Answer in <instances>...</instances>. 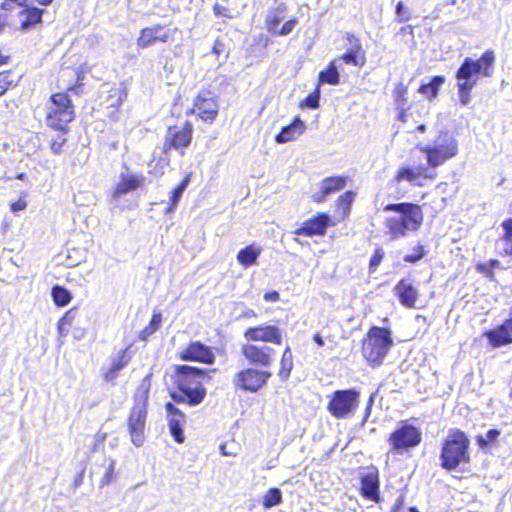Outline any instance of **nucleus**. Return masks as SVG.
<instances>
[{"label":"nucleus","instance_id":"f257e3e1","mask_svg":"<svg viewBox=\"0 0 512 512\" xmlns=\"http://www.w3.org/2000/svg\"><path fill=\"white\" fill-rule=\"evenodd\" d=\"M495 62L493 51H486L479 59L466 57L456 72L458 95L461 104L470 102V92L477 84L479 76L491 77Z\"/></svg>","mask_w":512,"mask_h":512},{"label":"nucleus","instance_id":"f03ea898","mask_svg":"<svg viewBox=\"0 0 512 512\" xmlns=\"http://www.w3.org/2000/svg\"><path fill=\"white\" fill-rule=\"evenodd\" d=\"M386 212H395L396 215L386 219V234L394 241L406 237L410 232L417 231L423 222V213L419 205L413 203L388 204L384 207Z\"/></svg>","mask_w":512,"mask_h":512},{"label":"nucleus","instance_id":"7ed1b4c3","mask_svg":"<svg viewBox=\"0 0 512 512\" xmlns=\"http://www.w3.org/2000/svg\"><path fill=\"white\" fill-rule=\"evenodd\" d=\"M205 377V371L188 365H179L176 367V383L178 391L172 393L175 402H187L190 405L200 404L205 396L206 389L203 387L202 380Z\"/></svg>","mask_w":512,"mask_h":512},{"label":"nucleus","instance_id":"20e7f679","mask_svg":"<svg viewBox=\"0 0 512 512\" xmlns=\"http://www.w3.org/2000/svg\"><path fill=\"white\" fill-rule=\"evenodd\" d=\"M151 376V373L145 376L137 388L134 396V406L128 420L131 440L137 447L142 446L145 441L144 430L147 416L148 395L151 388Z\"/></svg>","mask_w":512,"mask_h":512},{"label":"nucleus","instance_id":"39448f33","mask_svg":"<svg viewBox=\"0 0 512 512\" xmlns=\"http://www.w3.org/2000/svg\"><path fill=\"white\" fill-rule=\"evenodd\" d=\"M415 148L425 154L427 165L432 170L457 155L458 141L451 133L440 132L430 143L419 142Z\"/></svg>","mask_w":512,"mask_h":512},{"label":"nucleus","instance_id":"423d86ee","mask_svg":"<svg viewBox=\"0 0 512 512\" xmlns=\"http://www.w3.org/2000/svg\"><path fill=\"white\" fill-rule=\"evenodd\" d=\"M393 345L391 331L387 328L372 327L363 342V356L372 365H380Z\"/></svg>","mask_w":512,"mask_h":512},{"label":"nucleus","instance_id":"0eeeda50","mask_svg":"<svg viewBox=\"0 0 512 512\" xmlns=\"http://www.w3.org/2000/svg\"><path fill=\"white\" fill-rule=\"evenodd\" d=\"M47 125L56 130H64L74 118L72 101L65 93H56L47 103Z\"/></svg>","mask_w":512,"mask_h":512},{"label":"nucleus","instance_id":"6e6552de","mask_svg":"<svg viewBox=\"0 0 512 512\" xmlns=\"http://www.w3.org/2000/svg\"><path fill=\"white\" fill-rule=\"evenodd\" d=\"M359 396V392L354 389L337 390L333 393L327 409L336 418H346L358 407Z\"/></svg>","mask_w":512,"mask_h":512},{"label":"nucleus","instance_id":"1a4fd4ad","mask_svg":"<svg viewBox=\"0 0 512 512\" xmlns=\"http://www.w3.org/2000/svg\"><path fill=\"white\" fill-rule=\"evenodd\" d=\"M271 376L268 371L246 368L236 373L233 384L238 389L255 393L266 385Z\"/></svg>","mask_w":512,"mask_h":512},{"label":"nucleus","instance_id":"9d476101","mask_svg":"<svg viewBox=\"0 0 512 512\" xmlns=\"http://www.w3.org/2000/svg\"><path fill=\"white\" fill-rule=\"evenodd\" d=\"M193 126L186 121L182 128L169 127L165 136L163 149L167 152L170 149L180 150L186 148L192 140Z\"/></svg>","mask_w":512,"mask_h":512},{"label":"nucleus","instance_id":"9b49d317","mask_svg":"<svg viewBox=\"0 0 512 512\" xmlns=\"http://www.w3.org/2000/svg\"><path fill=\"white\" fill-rule=\"evenodd\" d=\"M392 448H410L419 445L421 434L415 426L402 422L390 436Z\"/></svg>","mask_w":512,"mask_h":512},{"label":"nucleus","instance_id":"f8f14e48","mask_svg":"<svg viewBox=\"0 0 512 512\" xmlns=\"http://www.w3.org/2000/svg\"><path fill=\"white\" fill-rule=\"evenodd\" d=\"M242 354L250 364L269 367L274 358L275 350L267 345L245 344L242 346Z\"/></svg>","mask_w":512,"mask_h":512},{"label":"nucleus","instance_id":"ddd939ff","mask_svg":"<svg viewBox=\"0 0 512 512\" xmlns=\"http://www.w3.org/2000/svg\"><path fill=\"white\" fill-rule=\"evenodd\" d=\"M244 337L247 341L252 342L262 341L277 345L282 343L281 330L275 325L250 327L244 332Z\"/></svg>","mask_w":512,"mask_h":512},{"label":"nucleus","instance_id":"4468645a","mask_svg":"<svg viewBox=\"0 0 512 512\" xmlns=\"http://www.w3.org/2000/svg\"><path fill=\"white\" fill-rule=\"evenodd\" d=\"M436 176L428 166L419 165L417 167L402 166L398 169L394 180L397 183L402 181L409 182L415 186H422L421 179H433Z\"/></svg>","mask_w":512,"mask_h":512},{"label":"nucleus","instance_id":"2eb2a0df","mask_svg":"<svg viewBox=\"0 0 512 512\" xmlns=\"http://www.w3.org/2000/svg\"><path fill=\"white\" fill-rule=\"evenodd\" d=\"M191 113H196L202 120L212 122L218 115V106L209 91H202L194 101Z\"/></svg>","mask_w":512,"mask_h":512},{"label":"nucleus","instance_id":"dca6fc26","mask_svg":"<svg viewBox=\"0 0 512 512\" xmlns=\"http://www.w3.org/2000/svg\"><path fill=\"white\" fill-rule=\"evenodd\" d=\"M183 361H197L205 364L214 363L215 356L210 347L199 341L190 343L187 348L180 352Z\"/></svg>","mask_w":512,"mask_h":512},{"label":"nucleus","instance_id":"f3484780","mask_svg":"<svg viewBox=\"0 0 512 512\" xmlns=\"http://www.w3.org/2000/svg\"><path fill=\"white\" fill-rule=\"evenodd\" d=\"M171 30L160 25L142 29L137 45L141 48H147L156 41L167 42L171 38Z\"/></svg>","mask_w":512,"mask_h":512},{"label":"nucleus","instance_id":"a211bd4d","mask_svg":"<svg viewBox=\"0 0 512 512\" xmlns=\"http://www.w3.org/2000/svg\"><path fill=\"white\" fill-rule=\"evenodd\" d=\"M330 217L327 214H319L309 219L303 225L295 230L296 235L313 236L324 235L329 225Z\"/></svg>","mask_w":512,"mask_h":512},{"label":"nucleus","instance_id":"6ab92c4d","mask_svg":"<svg viewBox=\"0 0 512 512\" xmlns=\"http://www.w3.org/2000/svg\"><path fill=\"white\" fill-rule=\"evenodd\" d=\"M379 478L375 467H368L361 477V493L370 500L378 501Z\"/></svg>","mask_w":512,"mask_h":512},{"label":"nucleus","instance_id":"aec40b11","mask_svg":"<svg viewBox=\"0 0 512 512\" xmlns=\"http://www.w3.org/2000/svg\"><path fill=\"white\" fill-rule=\"evenodd\" d=\"M441 465L446 470L463 469L469 462L467 450H442Z\"/></svg>","mask_w":512,"mask_h":512},{"label":"nucleus","instance_id":"412c9836","mask_svg":"<svg viewBox=\"0 0 512 512\" xmlns=\"http://www.w3.org/2000/svg\"><path fill=\"white\" fill-rule=\"evenodd\" d=\"M305 130V123L299 116H296L291 124L283 127L280 133L275 136V141L278 144L294 141L298 139L305 132Z\"/></svg>","mask_w":512,"mask_h":512},{"label":"nucleus","instance_id":"4be33fe9","mask_svg":"<svg viewBox=\"0 0 512 512\" xmlns=\"http://www.w3.org/2000/svg\"><path fill=\"white\" fill-rule=\"evenodd\" d=\"M394 292L403 306L407 308H413L415 306L418 291L410 281L406 279L400 280L394 287Z\"/></svg>","mask_w":512,"mask_h":512},{"label":"nucleus","instance_id":"5701e85b","mask_svg":"<svg viewBox=\"0 0 512 512\" xmlns=\"http://www.w3.org/2000/svg\"><path fill=\"white\" fill-rule=\"evenodd\" d=\"M351 47L345 52L338 60L344 61L347 64H353L357 67H362L365 64V53L357 38L353 35L348 36Z\"/></svg>","mask_w":512,"mask_h":512},{"label":"nucleus","instance_id":"b1692460","mask_svg":"<svg viewBox=\"0 0 512 512\" xmlns=\"http://www.w3.org/2000/svg\"><path fill=\"white\" fill-rule=\"evenodd\" d=\"M144 178L139 175L121 174L120 182L113 191L112 198L117 200L122 195L127 194L142 185Z\"/></svg>","mask_w":512,"mask_h":512},{"label":"nucleus","instance_id":"393cba45","mask_svg":"<svg viewBox=\"0 0 512 512\" xmlns=\"http://www.w3.org/2000/svg\"><path fill=\"white\" fill-rule=\"evenodd\" d=\"M166 411L171 416L169 421L170 432L177 443H183L184 436L180 427V421L184 418V415L178 410V408L172 403L166 404Z\"/></svg>","mask_w":512,"mask_h":512},{"label":"nucleus","instance_id":"a878e982","mask_svg":"<svg viewBox=\"0 0 512 512\" xmlns=\"http://www.w3.org/2000/svg\"><path fill=\"white\" fill-rule=\"evenodd\" d=\"M286 6L284 3H277L275 7L270 8L266 15L265 25L267 31L273 35L280 23L284 20Z\"/></svg>","mask_w":512,"mask_h":512},{"label":"nucleus","instance_id":"bb28decb","mask_svg":"<svg viewBox=\"0 0 512 512\" xmlns=\"http://www.w3.org/2000/svg\"><path fill=\"white\" fill-rule=\"evenodd\" d=\"M483 336L488 339L489 343L494 348L512 343V337L503 325L485 331Z\"/></svg>","mask_w":512,"mask_h":512},{"label":"nucleus","instance_id":"cd10ccee","mask_svg":"<svg viewBox=\"0 0 512 512\" xmlns=\"http://www.w3.org/2000/svg\"><path fill=\"white\" fill-rule=\"evenodd\" d=\"M346 185L344 177H329L321 183V195H314V200L317 202L324 201L325 197L335 191L343 189Z\"/></svg>","mask_w":512,"mask_h":512},{"label":"nucleus","instance_id":"c85d7f7f","mask_svg":"<svg viewBox=\"0 0 512 512\" xmlns=\"http://www.w3.org/2000/svg\"><path fill=\"white\" fill-rule=\"evenodd\" d=\"M501 227L503 228L504 234L497 241V248L501 254L506 256L512 255V218L505 220Z\"/></svg>","mask_w":512,"mask_h":512},{"label":"nucleus","instance_id":"c756f323","mask_svg":"<svg viewBox=\"0 0 512 512\" xmlns=\"http://www.w3.org/2000/svg\"><path fill=\"white\" fill-rule=\"evenodd\" d=\"M262 249L255 245H249L241 249L237 254V261L243 266H251L257 262Z\"/></svg>","mask_w":512,"mask_h":512},{"label":"nucleus","instance_id":"7c9ffc66","mask_svg":"<svg viewBox=\"0 0 512 512\" xmlns=\"http://www.w3.org/2000/svg\"><path fill=\"white\" fill-rule=\"evenodd\" d=\"M469 439L460 430H451L446 437L443 448H469Z\"/></svg>","mask_w":512,"mask_h":512},{"label":"nucleus","instance_id":"2f4dec72","mask_svg":"<svg viewBox=\"0 0 512 512\" xmlns=\"http://www.w3.org/2000/svg\"><path fill=\"white\" fill-rule=\"evenodd\" d=\"M339 60L334 59L330 62L327 69L319 73V82L327 83L330 85H337L340 82V75L338 72Z\"/></svg>","mask_w":512,"mask_h":512},{"label":"nucleus","instance_id":"473e14b6","mask_svg":"<svg viewBox=\"0 0 512 512\" xmlns=\"http://www.w3.org/2000/svg\"><path fill=\"white\" fill-rule=\"evenodd\" d=\"M43 10L31 7L21 11L20 16L24 19L21 21L22 29L26 30L32 25L37 24L41 21Z\"/></svg>","mask_w":512,"mask_h":512},{"label":"nucleus","instance_id":"72a5a7b5","mask_svg":"<svg viewBox=\"0 0 512 512\" xmlns=\"http://www.w3.org/2000/svg\"><path fill=\"white\" fill-rule=\"evenodd\" d=\"M444 82V76H434L429 83L421 85L418 91L427 98H433L438 94L439 88Z\"/></svg>","mask_w":512,"mask_h":512},{"label":"nucleus","instance_id":"f704fd0d","mask_svg":"<svg viewBox=\"0 0 512 512\" xmlns=\"http://www.w3.org/2000/svg\"><path fill=\"white\" fill-rule=\"evenodd\" d=\"M127 364L128 359H126V351H123L121 355L113 361L111 368L105 374V380L107 382H113L118 377L119 371Z\"/></svg>","mask_w":512,"mask_h":512},{"label":"nucleus","instance_id":"c9c22d12","mask_svg":"<svg viewBox=\"0 0 512 512\" xmlns=\"http://www.w3.org/2000/svg\"><path fill=\"white\" fill-rule=\"evenodd\" d=\"M282 501V492L278 488L269 489L263 496V506L267 509L279 505Z\"/></svg>","mask_w":512,"mask_h":512},{"label":"nucleus","instance_id":"e433bc0d","mask_svg":"<svg viewBox=\"0 0 512 512\" xmlns=\"http://www.w3.org/2000/svg\"><path fill=\"white\" fill-rule=\"evenodd\" d=\"M222 3L216 2L213 5V13L216 17H222L226 19H233L235 18L239 12L235 11L234 9L224 5L225 1L220 0ZM228 0H226V3Z\"/></svg>","mask_w":512,"mask_h":512},{"label":"nucleus","instance_id":"4c0bfd02","mask_svg":"<svg viewBox=\"0 0 512 512\" xmlns=\"http://www.w3.org/2000/svg\"><path fill=\"white\" fill-rule=\"evenodd\" d=\"M293 362H292V354L289 347L285 349L281 358V369L279 372V376L283 379H287L292 370Z\"/></svg>","mask_w":512,"mask_h":512},{"label":"nucleus","instance_id":"58836bf2","mask_svg":"<svg viewBox=\"0 0 512 512\" xmlns=\"http://www.w3.org/2000/svg\"><path fill=\"white\" fill-rule=\"evenodd\" d=\"M52 297L56 305L65 306L71 300L69 291L61 286H55L52 289Z\"/></svg>","mask_w":512,"mask_h":512},{"label":"nucleus","instance_id":"ea45409f","mask_svg":"<svg viewBox=\"0 0 512 512\" xmlns=\"http://www.w3.org/2000/svg\"><path fill=\"white\" fill-rule=\"evenodd\" d=\"M77 316V310L75 308L67 311L64 316L58 322V332L61 337H65L67 335L66 326L72 324Z\"/></svg>","mask_w":512,"mask_h":512},{"label":"nucleus","instance_id":"a19ab883","mask_svg":"<svg viewBox=\"0 0 512 512\" xmlns=\"http://www.w3.org/2000/svg\"><path fill=\"white\" fill-rule=\"evenodd\" d=\"M161 321L162 315L160 313H154L149 325L141 331L140 338L146 340L150 335L155 333L159 329Z\"/></svg>","mask_w":512,"mask_h":512},{"label":"nucleus","instance_id":"79ce46f5","mask_svg":"<svg viewBox=\"0 0 512 512\" xmlns=\"http://www.w3.org/2000/svg\"><path fill=\"white\" fill-rule=\"evenodd\" d=\"M190 177H191V175L188 174L182 180V182L179 184V186L174 189V191L172 193V197H171V207H170V210L173 209L177 205V203L179 202L183 192L185 191V189L187 188V186H188V184L190 182Z\"/></svg>","mask_w":512,"mask_h":512},{"label":"nucleus","instance_id":"37998d69","mask_svg":"<svg viewBox=\"0 0 512 512\" xmlns=\"http://www.w3.org/2000/svg\"><path fill=\"white\" fill-rule=\"evenodd\" d=\"M425 255H426V251L424 249V246L423 245H417L414 248V253L406 255L404 257V261L405 262H409V263H416L419 260H421L422 258H424Z\"/></svg>","mask_w":512,"mask_h":512},{"label":"nucleus","instance_id":"c03bdc74","mask_svg":"<svg viewBox=\"0 0 512 512\" xmlns=\"http://www.w3.org/2000/svg\"><path fill=\"white\" fill-rule=\"evenodd\" d=\"M383 258H384V250L382 248H377L369 262V271L371 273H373L377 270V268L380 265Z\"/></svg>","mask_w":512,"mask_h":512},{"label":"nucleus","instance_id":"a18cd8bd","mask_svg":"<svg viewBox=\"0 0 512 512\" xmlns=\"http://www.w3.org/2000/svg\"><path fill=\"white\" fill-rule=\"evenodd\" d=\"M298 23L297 19L293 18L286 21L283 26L278 27L276 32L273 33L275 36H286L292 32L296 24Z\"/></svg>","mask_w":512,"mask_h":512},{"label":"nucleus","instance_id":"49530a36","mask_svg":"<svg viewBox=\"0 0 512 512\" xmlns=\"http://www.w3.org/2000/svg\"><path fill=\"white\" fill-rule=\"evenodd\" d=\"M11 74L8 71L0 72V96L12 85L13 80L10 79Z\"/></svg>","mask_w":512,"mask_h":512},{"label":"nucleus","instance_id":"de8ad7c7","mask_svg":"<svg viewBox=\"0 0 512 512\" xmlns=\"http://www.w3.org/2000/svg\"><path fill=\"white\" fill-rule=\"evenodd\" d=\"M66 143V138L64 134H58L52 141H51V150L55 154H59L62 150L63 145Z\"/></svg>","mask_w":512,"mask_h":512},{"label":"nucleus","instance_id":"09e8293b","mask_svg":"<svg viewBox=\"0 0 512 512\" xmlns=\"http://www.w3.org/2000/svg\"><path fill=\"white\" fill-rule=\"evenodd\" d=\"M114 466H115V463L112 461L109 465V468L107 470V472L104 474L102 480H101V484L104 486V485H108L112 479H113V472H114Z\"/></svg>","mask_w":512,"mask_h":512},{"label":"nucleus","instance_id":"8fccbe9b","mask_svg":"<svg viewBox=\"0 0 512 512\" xmlns=\"http://www.w3.org/2000/svg\"><path fill=\"white\" fill-rule=\"evenodd\" d=\"M305 105L309 108H317L319 105V94L317 95H309L305 99Z\"/></svg>","mask_w":512,"mask_h":512},{"label":"nucleus","instance_id":"3c124183","mask_svg":"<svg viewBox=\"0 0 512 512\" xmlns=\"http://www.w3.org/2000/svg\"><path fill=\"white\" fill-rule=\"evenodd\" d=\"M477 270L484 274L486 277H489L491 278L493 276V269L488 265V263L486 264H478L477 265Z\"/></svg>","mask_w":512,"mask_h":512},{"label":"nucleus","instance_id":"603ef678","mask_svg":"<svg viewBox=\"0 0 512 512\" xmlns=\"http://www.w3.org/2000/svg\"><path fill=\"white\" fill-rule=\"evenodd\" d=\"M280 299V295L277 291H271L264 295V300L268 302H277Z\"/></svg>","mask_w":512,"mask_h":512},{"label":"nucleus","instance_id":"864d4df0","mask_svg":"<svg viewBox=\"0 0 512 512\" xmlns=\"http://www.w3.org/2000/svg\"><path fill=\"white\" fill-rule=\"evenodd\" d=\"M500 435V432L498 430H495V429H492V430H489L487 433H486V440H487V443H493L494 440Z\"/></svg>","mask_w":512,"mask_h":512},{"label":"nucleus","instance_id":"5fc2aeb1","mask_svg":"<svg viewBox=\"0 0 512 512\" xmlns=\"http://www.w3.org/2000/svg\"><path fill=\"white\" fill-rule=\"evenodd\" d=\"M26 1L27 0H6L5 2L2 3L1 8L4 10H10L11 9L10 2L16 3L19 6H24Z\"/></svg>","mask_w":512,"mask_h":512},{"label":"nucleus","instance_id":"6e6d98bb","mask_svg":"<svg viewBox=\"0 0 512 512\" xmlns=\"http://www.w3.org/2000/svg\"><path fill=\"white\" fill-rule=\"evenodd\" d=\"M339 200L343 204H350L353 200V194L352 192H345L339 197Z\"/></svg>","mask_w":512,"mask_h":512},{"label":"nucleus","instance_id":"4d7b16f0","mask_svg":"<svg viewBox=\"0 0 512 512\" xmlns=\"http://www.w3.org/2000/svg\"><path fill=\"white\" fill-rule=\"evenodd\" d=\"M224 51V44L221 43L220 41H215L214 43V46H213V52L216 54V55H220L222 52Z\"/></svg>","mask_w":512,"mask_h":512},{"label":"nucleus","instance_id":"13d9d810","mask_svg":"<svg viewBox=\"0 0 512 512\" xmlns=\"http://www.w3.org/2000/svg\"><path fill=\"white\" fill-rule=\"evenodd\" d=\"M25 207H26L25 202H23V201H17V202H15V203H13V204H12L11 209H12L13 211H20V210H23Z\"/></svg>","mask_w":512,"mask_h":512},{"label":"nucleus","instance_id":"bf43d9fd","mask_svg":"<svg viewBox=\"0 0 512 512\" xmlns=\"http://www.w3.org/2000/svg\"><path fill=\"white\" fill-rule=\"evenodd\" d=\"M502 325L506 328V330L511 335L512 334V317L510 319L506 320Z\"/></svg>","mask_w":512,"mask_h":512},{"label":"nucleus","instance_id":"052dcab7","mask_svg":"<svg viewBox=\"0 0 512 512\" xmlns=\"http://www.w3.org/2000/svg\"><path fill=\"white\" fill-rule=\"evenodd\" d=\"M313 339L318 346H324V340L320 334H315Z\"/></svg>","mask_w":512,"mask_h":512},{"label":"nucleus","instance_id":"680f3d73","mask_svg":"<svg viewBox=\"0 0 512 512\" xmlns=\"http://www.w3.org/2000/svg\"><path fill=\"white\" fill-rule=\"evenodd\" d=\"M477 443L480 447H484L486 446L488 443H487V440L484 436H478L477 437Z\"/></svg>","mask_w":512,"mask_h":512},{"label":"nucleus","instance_id":"e2e57ef3","mask_svg":"<svg viewBox=\"0 0 512 512\" xmlns=\"http://www.w3.org/2000/svg\"><path fill=\"white\" fill-rule=\"evenodd\" d=\"M404 10V5L402 2H399L396 6V13L398 16H401L402 15V12Z\"/></svg>","mask_w":512,"mask_h":512},{"label":"nucleus","instance_id":"0e129e2a","mask_svg":"<svg viewBox=\"0 0 512 512\" xmlns=\"http://www.w3.org/2000/svg\"><path fill=\"white\" fill-rule=\"evenodd\" d=\"M488 265L494 269V268H498L500 266V262L498 260H490L488 262Z\"/></svg>","mask_w":512,"mask_h":512},{"label":"nucleus","instance_id":"69168bd1","mask_svg":"<svg viewBox=\"0 0 512 512\" xmlns=\"http://www.w3.org/2000/svg\"><path fill=\"white\" fill-rule=\"evenodd\" d=\"M8 60V57L7 56H4L1 52H0V66L5 64Z\"/></svg>","mask_w":512,"mask_h":512},{"label":"nucleus","instance_id":"338daca9","mask_svg":"<svg viewBox=\"0 0 512 512\" xmlns=\"http://www.w3.org/2000/svg\"><path fill=\"white\" fill-rule=\"evenodd\" d=\"M417 131L424 133L426 131V125L421 124L417 127Z\"/></svg>","mask_w":512,"mask_h":512},{"label":"nucleus","instance_id":"774afa93","mask_svg":"<svg viewBox=\"0 0 512 512\" xmlns=\"http://www.w3.org/2000/svg\"><path fill=\"white\" fill-rule=\"evenodd\" d=\"M41 5H48L52 2V0H37Z\"/></svg>","mask_w":512,"mask_h":512}]
</instances>
